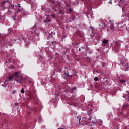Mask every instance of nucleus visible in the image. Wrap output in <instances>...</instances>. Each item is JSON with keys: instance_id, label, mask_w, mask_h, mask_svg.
<instances>
[{"instance_id": "nucleus-1", "label": "nucleus", "mask_w": 129, "mask_h": 129, "mask_svg": "<svg viewBox=\"0 0 129 129\" xmlns=\"http://www.w3.org/2000/svg\"><path fill=\"white\" fill-rule=\"evenodd\" d=\"M20 74L21 73L20 72H16L15 73H14L11 76L6 78L5 83L6 82H8V81H13V79H14L15 81H16L17 83L23 84L24 79L22 76L20 75Z\"/></svg>"}, {"instance_id": "nucleus-2", "label": "nucleus", "mask_w": 129, "mask_h": 129, "mask_svg": "<svg viewBox=\"0 0 129 129\" xmlns=\"http://www.w3.org/2000/svg\"><path fill=\"white\" fill-rule=\"evenodd\" d=\"M127 62V59H122L120 60V64L121 66V69L122 70H124L125 71H128L129 70V64L126 63Z\"/></svg>"}, {"instance_id": "nucleus-3", "label": "nucleus", "mask_w": 129, "mask_h": 129, "mask_svg": "<svg viewBox=\"0 0 129 129\" xmlns=\"http://www.w3.org/2000/svg\"><path fill=\"white\" fill-rule=\"evenodd\" d=\"M119 48H120V44L117 42L114 44V46L112 47V49L113 51H115V52H118Z\"/></svg>"}, {"instance_id": "nucleus-4", "label": "nucleus", "mask_w": 129, "mask_h": 129, "mask_svg": "<svg viewBox=\"0 0 129 129\" xmlns=\"http://www.w3.org/2000/svg\"><path fill=\"white\" fill-rule=\"evenodd\" d=\"M28 96L29 97V99H34V100H36V97H35V95L33 94V93L31 90L28 91Z\"/></svg>"}, {"instance_id": "nucleus-5", "label": "nucleus", "mask_w": 129, "mask_h": 129, "mask_svg": "<svg viewBox=\"0 0 129 129\" xmlns=\"http://www.w3.org/2000/svg\"><path fill=\"white\" fill-rule=\"evenodd\" d=\"M102 46H103L104 47H105L106 46V45H107V44H108V40H106V39H104L102 41Z\"/></svg>"}, {"instance_id": "nucleus-6", "label": "nucleus", "mask_w": 129, "mask_h": 129, "mask_svg": "<svg viewBox=\"0 0 129 129\" xmlns=\"http://www.w3.org/2000/svg\"><path fill=\"white\" fill-rule=\"evenodd\" d=\"M64 79H67L69 77V73L68 71H65V73L63 74Z\"/></svg>"}, {"instance_id": "nucleus-7", "label": "nucleus", "mask_w": 129, "mask_h": 129, "mask_svg": "<svg viewBox=\"0 0 129 129\" xmlns=\"http://www.w3.org/2000/svg\"><path fill=\"white\" fill-rule=\"evenodd\" d=\"M50 17L49 15H47V18L44 21V23H49V22H51V20L50 19H48V18Z\"/></svg>"}, {"instance_id": "nucleus-8", "label": "nucleus", "mask_w": 129, "mask_h": 129, "mask_svg": "<svg viewBox=\"0 0 129 129\" xmlns=\"http://www.w3.org/2000/svg\"><path fill=\"white\" fill-rule=\"evenodd\" d=\"M64 11L62 10H59V15H60V17H63V16H64Z\"/></svg>"}, {"instance_id": "nucleus-9", "label": "nucleus", "mask_w": 129, "mask_h": 129, "mask_svg": "<svg viewBox=\"0 0 129 129\" xmlns=\"http://www.w3.org/2000/svg\"><path fill=\"white\" fill-rule=\"evenodd\" d=\"M87 17L88 19H91L92 20H93L94 19V17L92 16V15L91 14H87Z\"/></svg>"}, {"instance_id": "nucleus-10", "label": "nucleus", "mask_w": 129, "mask_h": 129, "mask_svg": "<svg viewBox=\"0 0 129 129\" xmlns=\"http://www.w3.org/2000/svg\"><path fill=\"white\" fill-rule=\"evenodd\" d=\"M78 119L79 120V122H78V124H81V118L79 117H78Z\"/></svg>"}, {"instance_id": "nucleus-11", "label": "nucleus", "mask_w": 129, "mask_h": 129, "mask_svg": "<svg viewBox=\"0 0 129 129\" xmlns=\"http://www.w3.org/2000/svg\"><path fill=\"white\" fill-rule=\"evenodd\" d=\"M7 82H6V81H5V82H4L5 85H4V84H2V86H3V87H6V86H7V85H8V83H7Z\"/></svg>"}, {"instance_id": "nucleus-12", "label": "nucleus", "mask_w": 129, "mask_h": 129, "mask_svg": "<svg viewBox=\"0 0 129 129\" xmlns=\"http://www.w3.org/2000/svg\"><path fill=\"white\" fill-rule=\"evenodd\" d=\"M60 5H61V3L59 2H57V5H56V7L57 8H59V7H60Z\"/></svg>"}, {"instance_id": "nucleus-13", "label": "nucleus", "mask_w": 129, "mask_h": 129, "mask_svg": "<svg viewBox=\"0 0 129 129\" xmlns=\"http://www.w3.org/2000/svg\"><path fill=\"white\" fill-rule=\"evenodd\" d=\"M21 93H25V90L23 88L21 90Z\"/></svg>"}, {"instance_id": "nucleus-14", "label": "nucleus", "mask_w": 129, "mask_h": 129, "mask_svg": "<svg viewBox=\"0 0 129 129\" xmlns=\"http://www.w3.org/2000/svg\"><path fill=\"white\" fill-rule=\"evenodd\" d=\"M125 80H121V81H120V82H121V83H124V82H125Z\"/></svg>"}, {"instance_id": "nucleus-15", "label": "nucleus", "mask_w": 129, "mask_h": 129, "mask_svg": "<svg viewBox=\"0 0 129 129\" xmlns=\"http://www.w3.org/2000/svg\"><path fill=\"white\" fill-rule=\"evenodd\" d=\"M94 81H98V77H95L94 78Z\"/></svg>"}, {"instance_id": "nucleus-16", "label": "nucleus", "mask_w": 129, "mask_h": 129, "mask_svg": "<svg viewBox=\"0 0 129 129\" xmlns=\"http://www.w3.org/2000/svg\"><path fill=\"white\" fill-rule=\"evenodd\" d=\"M22 35L23 36H26V33H25V32H22Z\"/></svg>"}, {"instance_id": "nucleus-17", "label": "nucleus", "mask_w": 129, "mask_h": 129, "mask_svg": "<svg viewBox=\"0 0 129 129\" xmlns=\"http://www.w3.org/2000/svg\"><path fill=\"white\" fill-rule=\"evenodd\" d=\"M9 33H11V32H12V29L11 28H9L8 30Z\"/></svg>"}, {"instance_id": "nucleus-18", "label": "nucleus", "mask_w": 129, "mask_h": 129, "mask_svg": "<svg viewBox=\"0 0 129 129\" xmlns=\"http://www.w3.org/2000/svg\"><path fill=\"white\" fill-rule=\"evenodd\" d=\"M69 10L70 13H72L73 10H72V9H71V8H69Z\"/></svg>"}, {"instance_id": "nucleus-19", "label": "nucleus", "mask_w": 129, "mask_h": 129, "mask_svg": "<svg viewBox=\"0 0 129 129\" xmlns=\"http://www.w3.org/2000/svg\"><path fill=\"white\" fill-rule=\"evenodd\" d=\"M51 17H52V18H53L54 19H55V18H56V16H55V15H51Z\"/></svg>"}, {"instance_id": "nucleus-20", "label": "nucleus", "mask_w": 129, "mask_h": 129, "mask_svg": "<svg viewBox=\"0 0 129 129\" xmlns=\"http://www.w3.org/2000/svg\"><path fill=\"white\" fill-rule=\"evenodd\" d=\"M50 2H51V3H52L53 4H54V3H55V1L54 0H49Z\"/></svg>"}, {"instance_id": "nucleus-21", "label": "nucleus", "mask_w": 129, "mask_h": 129, "mask_svg": "<svg viewBox=\"0 0 129 129\" xmlns=\"http://www.w3.org/2000/svg\"><path fill=\"white\" fill-rule=\"evenodd\" d=\"M129 106V104H126V105H125L124 106V107H127V106Z\"/></svg>"}, {"instance_id": "nucleus-22", "label": "nucleus", "mask_w": 129, "mask_h": 129, "mask_svg": "<svg viewBox=\"0 0 129 129\" xmlns=\"http://www.w3.org/2000/svg\"><path fill=\"white\" fill-rule=\"evenodd\" d=\"M49 35H50V36H53V35H54V33H53V32H51L50 34H49Z\"/></svg>"}, {"instance_id": "nucleus-23", "label": "nucleus", "mask_w": 129, "mask_h": 129, "mask_svg": "<svg viewBox=\"0 0 129 129\" xmlns=\"http://www.w3.org/2000/svg\"><path fill=\"white\" fill-rule=\"evenodd\" d=\"M76 88H77L76 87H74V88H72V89L75 90L76 89Z\"/></svg>"}, {"instance_id": "nucleus-24", "label": "nucleus", "mask_w": 129, "mask_h": 129, "mask_svg": "<svg viewBox=\"0 0 129 129\" xmlns=\"http://www.w3.org/2000/svg\"><path fill=\"white\" fill-rule=\"evenodd\" d=\"M6 3H7V1H3V2H2V4H3V5H5V4H6Z\"/></svg>"}, {"instance_id": "nucleus-25", "label": "nucleus", "mask_w": 129, "mask_h": 129, "mask_svg": "<svg viewBox=\"0 0 129 129\" xmlns=\"http://www.w3.org/2000/svg\"><path fill=\"white\" fill-rule=\"evenodd\" d=\"M122 17H125L126 18V17H127V15L125 14V15H122Z\"/></svg>"}, {"instance_id": "nucleus-26", "label": "nucleus", "mask_w": 129, "mask_h": 129, "mask_svg": "<svg viewBox=\"0 0 129 129\" xmlns=\"http://www.w3.org/2000/svg\"><path fill=\"white\" fill-rule=\"evenodd\" d=\"M21 11H22V9H20V8H18V12H21Z\"/></svg>"}, {"instance_id": "nucleus-27", "label": "nucleus", "mask_w": 129, "mask_h": 129, "mask_svg": "<svg viewBox=\"0 0 129 129\" xmlns=\"http://www.w3.org/2000/svg\"><path fill=\"white\" fill-rule=\"evenodd\" d=\"M75 19H76L75 17H72V20L73 21H74V20H75Z\"/></svg>"}, {"instance_id": "nucleus-28", "label": "nucleus", "mask_w": 129, "mask_h": 129, "mask_svg": "<svg viewBox=\"0 0 129 129\" xmlns=\"http://www.w3.org/2000/svg\"><path fill=\"white\" fill-rule=\"evenodd\" d=\"M99 26L100 27H101L102 26H103V24L101 23L99 25Z\"/></svg>"}, {"instance_id": "nucleus-29", "label": "nucleus", "mask_w": 129, "mask_h": 129, "mask_svg": "<svg viewBox=\"0 0 129 129\" xmlns=\"http://www.w3.org/2000/svg\"><path fill=\"white\" fill-rule=\"evenodd\" d=\"M14 93H16V90L13 91L12 94H14Z\"/></svg>"}, {"instance_id": "nucleus-30", "label": "nucleus", "mask_w": 129, "mask_h": 129, "mask_svg": "<svg viewBox=\"0 0 129 129\" xmlns=\"http://www.w3.org/2000/svg\"><path fill=\"white\" fill-rule=\"evenodd\" d=\"M109 4H112L111 0H110V1L109 2Z\"/></svg>"}, {"instance_id": "nucleus-31", "label": "nucleus", "mask_w": 129, "mask_h": 129, "mask_svg": "<svg viewBox=\"0 0 129 129\" xmlns=\"http://www.w3.org/2000/svg\"><path fill=\"white\" fill-rule=\"evenodd\" d=\"M89 120H91V116H90V117L89 118Z\"/></svg>"}, {"instance_id": "nucleus-32", "label": "nucleus", "mask_w": 129, "mask_h": 129, "mask_svg": "<svg viewBox=\"0 0 129 129\" xmlns=\"http://www.w3.org/2000/svg\"><path fill=\"white\" fill-rule=\"evenodd\" d=\"M47 40H50V37H48L47 38Z\"/></svg>"}, {"instance_id": "nucleus-33", "label": "nucleus", "mask_w": 129, "mask_h": 129, "mask_svg": "<svg viewBox=\"0 0 129 129\" xmlns=\"http://www.w3.org/2000/svg\"><path fill=\"white\" fill-rule=\"evenodd\" d=\"M79 52H80V51H81V48H79Z\"/></svg>"}, {"instance_id": "nucleus-34", "label": "nucleus", "mask_w": 129, "mask_h": 129, "mask_svg": "<svg viewBox=\"0 0 129 129\" xmlns=\"http://www.w3.org/2000/svg\"><path fill=\"white\" fill-rule=\"evenodd\" d=\"M18 7H21V4H18Z\"/></svg>"}, {"instance_id": "nucleus-35", "label": "nucleus", "mask_w": 129, "mask_h": 129, "mask_svg": "<svg viewBox=\"0 0 129 129\" xmlns=\"http://www.w3.org/2000/svg\"><path fill=\"white\" fill-rule=\"evenodd\" d=\"M92 122L94 123V124H95V122H94V121H92Z\"/></svg>"}, {"instance_id": "nucleus-36", "label": "nucleus", "mask_w": 129, "mask_h": 129, "mask_svg": "<svg viewBox=\"0 0 129 129\" xmlns=\"http://www.w3.org/2000/svg\"><path fill=\"white\" fill-rule=\"evenodd\" d=\"M88 115H90V113H88Z\"/></svg>"}, {"instance_id": "nucleus-37", "label": "nucleus", "mask_w": 129, "mask_h": 129, "mask_svg": "<svg viewBox=\"0 0 129 129\" xmlns=\"http://www.w3.org/2000/svg\"><path fill=\"white\" fill-rule=\"evenodd\" d=\"M110 23H112L111 20H109Z\"/></svg>"}, {"instance_id": "nucleus-38", "label": "nucleus", "mask_w": 129, "mask_h": 129, "mask_svg": "<svg viewBox=\"0 0 129 129\" xmlns=\"http://www.w3.org/2000/svg\"><path fill=\"white\" fill-rule=\"evenodd\" d=\"M39 57H40V58H42V55H39Z\"/></svg>"}, {"instance_id": "nucleus-39", "label": "nucleus", "mask_w": 129, "mask_h": 129, "mask_svg": "<svg viewBox=\"0 0 129 129\" xmlns=\"http://www.w3.org/2000/svg\"><path fill=\"white\" fill-rule=\"evenodd\" d=\"M30 43H28V46H30Z\"/></svg>"}, {"instance_id": "nucleus-40", "label": "nucleus", "mask_w": 129, "mask_h": 129, "mask_svg": "<svg viewBox=\"0 0 129 129\" xmlns=\"http://www.w3.org/2000/svg\"><path fill=\"white\" fill-rule=\"evenodd\" d=\"M123 97L124 98H125V97L124 96H123Z\"/></svg>"}, {"instance_id": "nucleus-41", "label": "nucleus", "mask_w": 129, "mask_h": 129, "mask_svg": "<svg viewBox=\"0 0 129 129\" xmlns=\"http://www.w3.org/2000/svg\"><path fill=\"white\" fill-rule=\"evenodd\" d=\"M77 4H79V2L78 1V2H77Z\"/></svg>"}, {"instance_id": "nucleus-42", "label": "nucleus", "mask_w": 129, "mask_h": 129, "mask_svg": "<svg viewBox=\"0 0 129 129\" xmlns=\"http://www.w3.org/2000/svg\"><path fill=\"white\" fill-rule=\"evenodd\" d=\"M104 63H102V66H104Z\"/></svg>"}, {"instance_id": "nucleus-43", "label": "nucleus", "mask_w": 129, "mask_h": 129, "mask_svg": "<svg viewBox=\"0 0 129 129\" xmlns=\"http://www.w3.org/2000/svg\"><path fill=\"white\" fill-rule=\"evenodd\" d=\"M4 6V5H1V7H3Z\"/></svg>"}, {"instance_id": "nucleus-44", "label": "nucleus", "mask_w": 129, "mask_h": 129, "mask_svg": "<svg viewBox=\"0 0 129 129\" xmlns=\"http://www.w3.org/2000/svg\"><path fill=\"white\" fill-rule=\"evenodd\" d=\"M90 28H91V29H93V27H90Z\"/></svg>"}, {"instance_id": "nucleus-45", "label": "nucleus", "mask_w": 129, "mask_h": 129, "mask_svg": "<svg viewBox=\"0 0 129 129\" xmlns=\"http://www.w3.org/2000/svg\"><path fill=\"white\" fill-rule=\"evenodd\" d=\"M52 44H54V42H52Z\"/></svg>"}, {"instance_id": "nucleus-46", "label": "nucleus", "mask_w": 129, "mask_h": 129, "mask_svg": "<svg viewBox=\"0 0 129 129\" xmlns=\"http://www.w3.org/2000/svg\"><path fill=\"white\" fill-rule=\"evenodd\" d=\"M76 100H78V99H76Z\"/></svg>"}, {"instance_id": "nucleus-47", "label": "nucleus", "mask_w": 129, "mask_h": 129, "mask_svg": "<svg viewBox=\"0 0 129 129\" xmlns=\"http://www.w3.org/2000/svg\"><path fill=\"white\" fill-rule=\"evenodd\" d=\"M99 49H97V51H99Z\"/></svg>"}, {"instance_id": "nucleus-48", "label": "nucleus", "mask_w": 129, "mask_h": 129, "mask_svg": "<svg viewBox=\"0 0 129 129\" xmlns=\"http://www.w3.org/2000/svg\"><path fill=\"white\" fill-rule=\"evenodd\" d=\"M127 101H129V99H127Z\"/></svg>"}, {"instance_id": "nucleus-49", "label": "nucleus", "mask_w": 129, "mask_h": 129, "mask_svg": "<svg viewBox=\"0 0 129 129\" xmlns=\"http://www.w3.org/2000/svg\"><path fill=\"white\" fill-rule=\"evenodd\" d=\"M29 82H31V81L29 80Z\"/></svg>"}, {"instance_id": "nucleus-50", "label": "nucleus", "mask_w": 129, "mask_h": 129, "mask_svg": "<svg viewBox=\"0 0 129 129\" xmlns=\"http://www.w3.org/2000/svg\"><path fill=\"white\" fill-rule=\"evenodd\" d=\"M0 20H2V18H0Z\"/></svg>"}, {"instance_id": "nucleus-51", "label": "nucleus", "mask_w": 129, "mask_h": 129, "mask_svg": "<svg viewBox=\"0 0 129 129\" xmlns=\"http://www.w3.org/2000/svg\"><path fill=\"white\" fill-rule=\"evenodd\" d=\"M29 113L31 114V112H29Z\"/></svg>"}, {"instance_id": "nucleus-52", "label": "nucleus", "mask_w": 129, "mask_h": 129, "mask_svg": "<svg viewBox=\"0 0 129 129\" xmlns=\"http://www.w3.org/2000/svg\"><path fill=\"white\" fill-rule=\"evenodd\" d=\"M71 76H72V75H71Z\"/></svg>"}, {"instance_id": "nucleus-53", "label": "nucleus", "mask_w": 129, "mask_h": 129, "mask_svg": "<svg viewBox=\"0 0 129 129\" xmlns=\"http://www.w3.org/2000/svg\"><path fill=\"white\" fill-rule=\"evenodd\" d=\"M128 98L129 99V96H128Z\"/></svg>"}, {"instance_id": "nucleus-54", "label": "nucleus", "mask_w": 129, "mask_h": 129, "mask_svg": "<svg viewBox=\"0 0 129 129\" xmlns=\"http://www.w3.org/2000/svg\"><path fill=\"white\" fill-rule=\"evenodd\" d=\"M95 119H96L95 117Z\"/></svg>"}, {"instance_id": "nucleus-55", "label": "nucleus", "mask_w": 129, "mask_h": 129, "mask_svg": "<svg viewBox=\"0 0 129 129\" xmlns=\"http://www.w3.org/2000/svg\"><path fill=\"white\" fill-rule=\"evenodd\" d=\"M0 35H1V33H0Z\"/></svg>"}]
</instances>
